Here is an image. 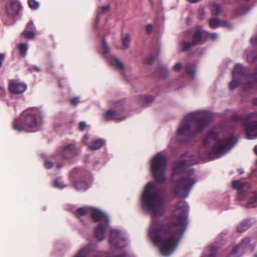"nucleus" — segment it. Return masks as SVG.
Returning <instances> with one entry per match:
<instances>
[{"mask_svg":"<svg viewBox=\"0 0 257 257\" xmlns=\"http://www.w3.org/2000/svg\"><path fill=\"white\" fill-rule=\"evenodd\" d=\"M245 118V117H244L242 115L237 113L233 114L231 116L232 120L235 121H242V123H243Z\"/></svg>","mask_w":257,"mask_h":257,"instance_id":"obj_40","label":"nucleus"},{"mask_svg":"<svg viewBox=\"0 0 257 257\" xmlns=\"http://www.w3.org/2000/svg\"><path fill=\"white\" fill-rule=\"evenodd\" d=\"M185 173H186L187 176L178 179L173 189L175 196L179 198L187 197L196 182V180L191 177L194 173L193 169L188 168Z\"/></svg>","mask_w":257,"mask_h":257,"instance_id":"obj_5","label":"nucleus"},{"mask_svg":"<svg viewBox=\"0 0 257 257\" xmlns=\"http://www.w3.org/2000/svg\"><path fill=\"white\" fill-rule=\"evenodd\" d=\"M215 253L214 252H211L210 253V254L208 255V257H215Z\"/></svg>","mask_w":257,"mask_h":257,"instance_id":"obj_62","label":"nucleus"},{"mask_svg":"<svg viewBox=\"0 0 257 257\" xmlns=\"http://www.w3.org/2000/svg\"><path fill=\"white\" fill-rule=\"evenodd\" d=\"M250 241V238L249 237H245L243 238L240 243L236 246H238V250L240 249L244 248L246 247L248 244L249 243Z\"/></svg>","mask_w":257,"mask_h":257,"instance_id":"obj_38","label":"nucleus"},{"mask_svg":"<svg viewBox=\"0 0 257 257\" xmlns=\"http://www.w3.org/2000/svg\"><path fill=\"white\" fill-rule=\"evenodd\" d=\"M221 11V7L217 4L213 3L211 5V12L213 15H219Z\"/></svg>","mask_w":257,"mask_h":257,"instance_id":"obj_33","label":"nucleus"},{"mask_svg":"<svg viewBox=\"0 0 257 257\" xmlns=\"http://www.w3.org/2000/svg\"><path fill=\"white\" fill-rule=\"evenodd\" d=\"M254 115V113H251L245 116L243 123V126L249 139L257 138V120L251 121V119Z\"/></svg>","mask_w":257,"mask_h":257,"instance_id":"obj_9","label":"nucleus"},{"mask_svg":"<svg viewBox=\"0 0 257 257\" xmlns=\"http://www.w3.org/2000/svg\"><path fill=\"white\" fill-rule=\"evenodd\" d=\"M242 79L232 78V80L229 84V88L231 90H233L239 86L241 83Z\"/></svg>","mask_w":257,"mask_h":257,"instance_id":"obj_32","label":"nucleus"},{"mask_svg":"<svg viewBox=\"0 0 257 257\" xmlns=\"http://www.w3.org/2000/svg\"><path fill=\"white\" fill-rule=\"evenodd\" d=\"M109 224L99 223L95 228L94 236L99 241H101L104 239L106 230Z\"/></svg>","mask_w":257,"mask_h":257,"instance_id":"obj_18","label":"nucleus"},{"mask_svg":"<svg viewBox=\"0 0 257 257\" xmlns=\"http://www.w3.org/2000/svg\"><path fill=\"white\" fill-rule=\"evenodd\" d=\"M185 70L190 79L193 80L195 75V64L192 63L187 64L185 67Z\"/></svg>","mask_w":257,"mask_h":257,"instance_id":"obj_22","label":"nucleus"},{"mask_svg":"<svg viewBox=\"0 0 257 257\" xmlns=\"http://www.w3.org/2000/svg\"><path fill=\"white\" fill-rule=\"evenodd\" d=\"M109 242L112 246L118 249L122 248L126 245L124 238L121 236L120 231L116 229L110 230Z\"/></svg>","mask_w":257,"mask_h":257,"instance_id":"obj_10","label":"nucleus"},{"mask_svg":"<svg viewBox=\"0 0 257 257\" xmlns=\"http://www.w3.org/2000/svg\"><path fill=\"white\" fill-rule=\"evenodd\" d=\"M185 155L181 157L180 159L178 160L176 165L172 169L173 173L174 174H179L185 173V170L187 166H190L194 164L196 162L194 161H189L183 159V158Z\"/></svg>","mask_w":257,"mask_h":257,"instance_id":"obj_11","label":"nucleus"},{"mask_svg":"<svg viewBox=\"0 0 257 257\" xmlns=\"http://www.w3.org/2000/svg\"><path fill=\"white\" fill-rule=\"evenodd\" d=\"M5 57V55L4 54L0 53V68L2 67L3 64V61Z\"/></svg>","mask_w":257,"mask_h":257,"instance_id":"obj_56","label":"nucleus"},{"mask_svg":"<svg viewBox=\"0 0 257 257\" xmlns=\"http://www.w3.org/2000/svg\"><path fill=\"white\" fill-rule=\"evenodd\" d=\"M238 252V246H234L227 257H237Z\"/></svg>","mask_w":257,"mask_h":257,"instance_id":"obj_46","label":"nucleus"},{"mask_svg":"<svg viewBox=\"0 0 257 257\" xmlns=\"http://www.w3.org/2000/svg\"><path fill=\"white\" fill-rule=\"evenodd\" d=\"M27 88V86L25 83L16 80H11L9 83V90L12 94H22Z\"/></svg>","mask_w":257,"mask_h":257,"instance_id":"obj_12","label":"nucleus"},{"mask_svg":"<svg viewBox=\"0 0 257 257\" xmlns=\"http://www.w3.org/2000/svg\"><path fill=\"white\" fill-rule=\"evenodd\" d=\"M28 5L31 9L34 10H36L40 7L39 3L35 0H29Z\"/></svg>","mask_w":257,"mask_h":257,"instance_id":"obj_41","label":"nucleus"},{"mask_svg":"<svg viewBox=\"0 0 257 257\" xmlns=\"http://www.w3.org/2000/svg\"><path fill=\"white\" fill-rule=\"evenodd\" d=\"M131 40V36L129 34H126L122 39V44L123 49H126L129 47Z\"/></svg>","mask_w":257,"mask_h":257,"instance_id":"obj_31","label":"nucleus"},{"mask_svg":"<svg viewBox=\"0 0 257 257\" xmlns=\"http://www.w3.org/2000/svg\"><path fill=\"white\" fill-rule=\"evenodd\" d=\"M12 127L14 130L18 132H22L24 130V127L22 125L19 124L16 122H14Z\"/></svg>","mask_w":257,"mask_h":257,"instance_id":"obj_47","label":"nucleus"},{"mask_svg":"<svg viewBox=\"0 0 257 257\" xmlns=\"http://www.w3.org/2000/svg\"><path fill=\"white\" fill-rule=\"evenodd\" d=\"M109 9H110V5L101 6L99 8L98 14H99V13L105 14L109 11Z\"/></svg>","mask_w":257,"mask_h":257,"instance_id":"obj_44","label":"nucleus"},{"mask_svg":"<svg viewBox=\"0 0 257 257\" xmlns=\"http://www.w3.org/2000/svg\"><path fill=\"white\" fill-rule=\"evenodd\" d=\"M35 32L33 31L25 30L23 33L24 37L27 39H32L34 37Z\"/></svg>","mask_w":257,"mask_h":257,"instance_id":"obj_42","label":"nucleus"},{"mask_svg":"<svg viewBox=\"0 0 257 257\" xmlns=\"http://www.w3.org/2000/svg\"><path fill=\"white\" fill-rule=\"evenodd\" d=\"M26 30L33 31L34 32L35 31V28L34 24L32 22H29L26 26L25 29Z\"/></svg>","mask_w":257,"mask_h":257,"instance_id":"obj_49","label":"nucleus"},{"mask_svg":"<svg viewBox=\"0 0 257 257\" xmlns=\"http://www.w3.org/2000/svg\"><path fill=\"white\" fill-rule=\"evenodd\" d=\"M248 11V8L246 6H241L234 11L235 14L237 16L245 14Z\"/></svg>","mask_w":257,"mask_h":257,"instance_id":"obj_35","label":"nucleus"},{"mask_svg":"<svg viewBox=\"0 0 257 257\" xmlns=\"http://www.w3.org/2000/svg\"><path fill=\"white\" fill-rule=\"evenodd\" d=\"M156 59H157L156 57L151 56V57L146 58L145 59L144 62L146 64L152 65L155 62V61L156 60Z\"/></svg>","mask_w":257,"mask_h":257,"instance_id":"obj_45","label":"nucleus"},{"mask_svg":"<svg viewBox=\"0 0 257 257\" xmlns=\"http://www.w3.org/2000/svg\"><path fill=\"white\" fill-rule=\"evenodd\" d=\"M6 8L8 15L12 17H15L19 14L22 7L19 2L12 1L10 4L6 5Z\"/></svg>","mask_w":257,"mask_h":257,"instance_id":"obj_14","label":"nucleus"},{"mask_svg":"<svg viewBox=\"0 0 257 257\" xmlns=\"http://www.w3.org/2000/svg\"><path fill=\"white\" fill-rule=\"evenodd\" d=\"M89 246H86L81 248L74 257H87L90 252Z\"/></svg>","mask_w":257,"mask_h":257,"instance_id":"obj_27","label":"nucleus"},{"mask_svg":"<svg viewBox=\"0 0 257 257\" xmlns=\"http://www.w3.org/2000/svg\"><path fill=\"white\" fill-rule=\"evenodd\" d=\"M127 254L125 252H123L121 255H115L114 257H126Z\"/></svg>","mask_w":257,"mask_h":257,"instance_id":"obj_60","label":"nucleus"},{"mask_svg":"<svg viewBox=\"0 0 257 257\" xmlns=\"http://www.w3.org/2000/svg\"><path fill=\"white\" fill-rule=\"evenodd\" d=\"M252 77L254 79V82H247L244 86V89H251L254 87V83H257V65L254 72L252 74Z\"/></svg>","mask_w":257,"mask_h":257,"instance_id":"obj_28","label":"nucleus"},{"mask_svg":"<svg viewBox=\"0 0 257 257\" xmlns=\"http://www.w3.org/2000/svg\"><path fill=\"white\" fill-rule=\"evenodd\" d=\"M220 23V20L217 18H211L209 21V26L213 29L217 27L219 25Z\"/></svg>","mask_w":257,"mask_h":257,"instance_id":"obj_36","label":"nucleus"},{"mask_svg":"<svg viewBox=\"0 0 257 257\" xmlns=\"http://www.w3.org/2000/svg\"><path fill=\"white\" fill-rule=\"evenodd\" d=\"M199 0H188V1L191 3H195L199 1Z\"/></svg>","mask_w":257,"mask_h":257,"instance_id":"obj_63","label":"nucleus"},{"mask_svg":"<svg viewBox=\"0 0 257 257\" xmlns=\"http://www.w3.org/2000/svg\"><path fill=\"white\" fill-rule=\"evenodd\" d=\"M39 116L41 119L43 115L42 112L39 111L37 109L33 110L31 112L29 110H27L23 112L21 115V120L23 123L25 124L26 126H28L31 128H34L38 125V120L37 118V115L38 113Z\"/></svg>","mask_w":257,"mask_h":257,"instance_id":"obj_8","label":"nucleus"},{"mask_svg":"<svg viewBox=\"0 0 257 257\" xmlns=\"http://www.w3.org/2000/svg\"><path fill=\"white\" fill-rule=\"evenodd\" d=\"M245 69L241 64H236L232 71V78L242 79L245 78Z\"/></svg>","mask_w":257,"mask_h":257,"instance_id":"obj_19","label":"nucleus"},{"mask_svg":"<svg viewBox=\"0 0 257 257\" xmlns=\"http://www.w3.org/2000/svg\"><path fill=\"white\" fill-rule=\"evenodd\" d=\"M153 29V27L152 24H150L147 25L146 26V33L148 34H150L152 32Z\"/></svg>","mask_w":257,"mask_h":257,"instance_id":"obj_52","label":"nucleus"},{"mask_svg":"<svg viewBox=\"0 0 257 257\" xmlns=\"http://www.w3.org/2000/svg\"><path fill=\"white\" fill-rule=\"evenodd\" d=\"M54 185L55 187H56V188H61V189H62L65 187V186L62 185V183L61 182H60L59 181H58V180L55 181V182L54 183Z\"/></svg>","mask_w":257,"mask_h":257,"instance_id":"obj_53","label":"nucleus"},{"mask_svg":"<svg viewBox=\"0 0 257 257\" xmlns=\"http://www.w3.org/2000/svg\"><path fill=\"white\" fill-rule=\"evenodd\" d=\"M105 144V141L103 140H96L88 145L90 150H97L101 148Z\"/></svg>","mask_w":257,"mask_h":257,"instance_id":"obj_24","label":"nucleus"},{"mask_svg":"<svg viewBox=\"0 0 257 257\" xmlns=\"http://www.w3.org/2000/svg\"><path fill=\"white\" fill-rule=\"evenodd\" d=\"M86 126L85 122L82 121H80L79 124V128L80 131H83Z\"/></svg>","mask_w":257,"mask_h":257,"instance_id":"obj_55","label":"nucleus"},{"mask_svg":"<svg viewBox=\"0 0 257 257\" xmlns=\"http://www.w3.org/2000/svg\"><path fill=\"white\" fill-rule=\"evenodd\" d=\"M250 226L248 220H244L241 222L237 227V230L239 232H242L247 230Z\"/></svg>","mask_w":257,"mask_h":257,"instance_id":"obj_30","label":"nucleus"},{"mask_svg":"<svg viewBox=\"0 0 257 257\" xmlns=\"http://www.w3.org/2000/svg\"><path fill=\"white\" fill-rule=\"evenodd\" d=\"M154 100V97L150 95L141 96L139 99V104L142 106H146L152 103Z\"/></svg>","mask_w":257,"mask_h":257,"instance_id":"obj_25","label":"nucleus"},{"mask_svg":"<svg viewBox=\"0 0 257 257\" xmlns=\"http://www.w3.org/2000/svg\"><path fill=\"white\" fill-rule=\"evenodd\" d=\"M91 217L93 221L95 222L99 221H103V224H109V218L107 215L98 210H95L91 213Z\"/></svg>","mask_w":257,"mask_h":257,"instance_id":"obj_16","label":"nucleus"},{"mask_svg":"<svg viewBox=\"0 0 257 257\" xmlns=\"http://www.w3.org/2000/svg\"><path fill=\"white\" fill-rule=\"evenodd\" d=\"M63 165V164L62 163H61V162L58 163L56 165V168H57V169H58V170L60 169V168H62Z\"/></svg>","mask_w":257,"mask_h":257,"instance_id":"obj_59","label":"nucleus"},{"mask_svg":"<svg viewBox=\"0 0 257 257\" xmlns=\"http://www.w3.org/2000/svg\"><path fill=\"white\" fill-rule=\"evenodd\" d=\"M232 187L234 189L237 190V198L239 200H247L248 206L257 201V192L250 191V185L248 183L234 180L232 182Z\"/></svg>","mask_w":257,"mask_h":257,"instance_id":"obj_7","label":"nucleus"},{"mask_svg":"<svg viewBox=\"0 0 257 257\" xmlns=\"http://www.w3.org/2000/svg\"><path fill=\"white\" fill-rule=\"evenodd\" d=\"M181 46L183 51H186L189 50L192 46H194L192 41L187 42L185 40H182L181 42Z\"/></svg>","mask_w":257,"mask_h":257,"instance_id":"obj_34","label":"nucleus"},{"mask_svg":"<svg viewBox=\"0 0 257 257\" xmlns=\"http://www.w3.org/2000/svg\"><path fill=\"white\" fill-rule=\"evenodd\" d=\"M79 102V99L78 97H74L70 99V103L74 106H76Z\"/></svg>","mask_w":257,"mask_h":257,"instance_id":"obj_51","label":"nucleus"},{"mask_svg":"<svg viewBox=\"0 0 257 257\" xmlns=\"http://www.w3.org/2000/svg\"><path fill=\"white\" fill-rule=\"evenodd\" d=\"M192 42L194 45H198L206 41L205 31L197 30L192 35Z\"/></svg>","mask_w":257,"mask_h":257,"instance_id":"obj_17","label":"nucleus"},{"mask_svg":"<svg viewBox=\"0 0 257 257\" xmlns=\"http://www.w3.org/2000/svg\"><path fill=\"white\" fill-rule=\"evenodd\" d=\"M103 117L106 120L114 119L123 120L125 118L124 117L120 116L117 111L112 109H109L106 111L103 114Z\"/></svg>","mask_w":257,"mask_h":257,"instance_id":"obj_20","label":"nucleus"},{"mask_svg":"<svg viewBox=\"0 0 257 257\" xmlns=\"http://www.w3.org/2000/svg\"><path fill=\"white\" fill-rule=\"evenodd\" d=\"M19 50L20 54L23 56L24 57L25 56L27 51L28 50L27 45L24 43L20 44L19 46Z\"/></svg>","mask_w":257,"mask_h":257,"instance_id":"obj_39","label":"nucleus"},{"mask_svg":"<svg viewBox=\"0 0 257 257\" xmlns=\"http://www.w3.org/2000/svg\"><path fill=\"white\" fill-rule=\"evenodd\" d=\"M166 157L162 153H158L151 162V170L155 181L159 184L164 183L166 179L165 173L167 169Z\"/></svg>","mask_w":257,"mask_h":257,"instance_id":"obj_6","label":"nucleus"},{"mask_svg":"<svg viewBox=\"0 0 257 257\" xmlns=\"http://www.w3.org/2000/svg\"><path fill=\"white\" fill-rule=\"evenodd\" d=\"M250 41L252 44L257 45V37L252 38Z\"/></svg>","mask_w":257,"mask_h":257,"instance_id":"obj_58","label":"nucleus"},{"mask_svg":"<svg viewBox=\"0 0 257 257\" xmlns=\"http://www.w3.org/2000/svg\"><path fill=\"white\" fill-rule=\"evenodd\" d=\"M72 183L75 188L78 191H84L89 187L86 179H82Z\"/></svg>","mask_w":257,"mask_h":257,"instance_id":"obj_21","label":"nucleus"},{"mask_svg":"<svg viewBox=\"0 0 257 257\" xmlns=\"http://www.w3.org/2000/svg\"><path fill=\"white\" fill-rule=\"evenodd\" d=\"M88 175V173L84 169L75 168L70 172L69 178L70 181L73 182L82 179H86Z\"/></svg>","mask_w":257,"mask_h":257,"instance_id":"obj_13","label":"nucleus"},{"mask_svg":"<svg viewBox=\"0 0 257 257\" xmlns=\"http://www.w3.org/2000/svg\"><path fill=\"white\" fill-rule=\"evenodd\" d=\"M87 213V209L85 207H80L78 208L75 214L76 216L79 218L80 216L86 215Z\"/></svg>","mask_w":257,"mask_h":257,"instance_id":"obj_37","label":"nucleus"},{"mask_svg":"<svg viewBox=\"0 0 257 257\" xmlns=\"http://www.w3.org/2000/svg\"><path fill=\"white\" fill-rule=\"evenodd\" d=\"M155 73L162 79L166 78L169 74L166 68L163 65L159 66Z\"/></svg>","mask_w":257,"mask_h":257,"instance_id":"obj_26","label":"nucleus"},{"mask_svg":"<svg viewBox=\"0 0 257 257\" xmlns=\"http://www.w3.org/2000/svg\"><path fill=\"white\" fill-rule=\"evenodd\" d=\"M254 152L255 154L257 156V145H256V146L254 147Z\"/></svg>","mask_w":257,"mask_h":257,"instance_id":"obj_64","label":"nucleus"},{"mask_svg":"<svg viewBox=\"0 0 257 257\" xmlns=\"http://www.w3.org/2000/svg\"><path fill=\"white\" fill-rule=\"evenodd\" d=\"M31 70H33L36 72L41 71V69L39 68L38 66H33L30 68Z\"/></svg>","mask_w":257,"mask_h":257,"instance_id":"obj_57","label":"nucleus"},{"mask_svg":"<svg viewBox=\"0 0 257 257\" xmlns=\"http://www.w3.org/2000/svg\"><path fill=\"white\" fill-rule=\"evenodd\" d=\"M102 45L103 47V53H108L109 51V48L107 45L106 40L104 38H103L102 39Z\"/></svg>","mask_w":257,"mask_h":257,"instance_id":"obj_43","label":"nucleus"},{"mask_svg":"<svg viewBox=\"0 0 257 257\" xmlns=\"http://www.w3.org/2000/svg\"><path fill=\"white\" fill-rule=\"evenodd\" d=\"M252 103L255 105H257V98H255L253 100Z\"/></svg>","mask_w":257,"mask_h":257,"instance_id":"obj_61","label":"nucleus"},{"mask_svg":"<svg viewBox=\"0 0 257 257\" xmlns=\"http://www.w3.org/2000/svg\"><path fill=\"white\" fill-rule=\"evenodd\" d=\"M246 60L249 63H253L257 60V51L248 52L246 55Z\"/></svg>","mask_w":257,"mask_h":257,"instance_id":"obj_29","label":"nucleus"},{"mask_svg":"<svg viewBox=\"0 0 257 257\" xmlns=\"http://www.w3.org/2000/svg\"><path fill=\"white\" fill-rule=\"evenodd\" d=\"M44 165H45V167L46 168H47L48 169H50L53 167L54 164H53V162H52L50 161L47 160V161H45V162L44 163Z\"/></svg>","mask_w":257,"mask_h":257,"instance_id":"obj_50","label":"nucleus"},{"mask_svg":"<svg viewBox=\"0 0 257 257\" xmlns=\"http://www.w3.org/2000/svg\"><path fill=\"white\" fill-rule=\"evenodd\" d=\"M205 37L207 38H211L212 40H215L217 38V34L215 33H210L205 31Z\"/></svg>","mask_w":257,"mask_h":257,"instance_id":"obj_48","label":"nucleus"},{"mask_svg":"<svg viewBox=\"0 0 257 257\" xmlns=\"http://www.w3.org/2000/svg\"><path fill=\"white\" fill-rule=\"evenodd\" d=\"M211 120L209 116L196 117L194 113L188 114L181 122L177 130L179 135L185 136L190 139L202 132Z\"/></svg>","mask_w":257,"mask_h":257,"instance_id":"obj_3","label":"nucleus"},{"mask_svg":"<svg viewBox=\"0 0 257 257\" xmlns=\"http://www.w3.org/2000/svg\"><path fill=\"white\" fill-rule=\"evenodd\" d=\"M63 159L69 160L74 157L77 154L75 145L71 144L66 146L60 153Z\"/></svg>","mask_w":257,"mask_h":257,"instance_id":"obj_15","label":"nucleus"},{"mask_svg":"<svg viewBox=\"0 0 257 257\" xmlns=\"http://www.w3.org/2000/svg\"><path fill=\"white\" fill-rule=\"evenodd\" d=\"M181 68H182L181 63H177L174 66V70L176 72H178L180 70Z\"/></svg>","mask_w":257,"mask_h":257,"instance_id":"obj_54","label":"nucleus"},{"mask_svg":"<svg viewBox=\"0 0 257 257\" xmlns=\"http://www.w3.org/2000/svg\"><path fill=\"white\" fill-rule=\"evenodd\" d=\"M108 61L111 65L114 66L120 70H123L124 68V66L122 62L114 56L109 57Z\"/></svg>","mask_w":257,"mask_h":257,"instance_id":"obj_23","label":"nucleus"},{"mask_svg":"<svg viewBox=\"0 0 257 257\" xmlns=\"http://www.w3.org/2000/svg\"><path fill=\"white\" fill-rule=\"evenodd\" d=\"M219 132L212 128L207 131L203 140V144L205 146H207L212 140L216 142L209 154V156L212 159L221 157L233 148L237 142L236 139L234 137L219 140Z\"/></svg>","mask_w":257,"mask_h":257,"instance_id":"obj_2","label":"nucleus"},{"mask_svg":"<svg viewBox=\"0 0 257 257\" xmlns=\"http://www.w3.org/2000/svg\"><path fill=\"white\" fill-rule=\"evenodd\" d=\"M188 206L184 200L176 205L171 222L153 221L149 236L155 245L159 246L163 255L172 254L177 248L186 227Z\"/></svg>","mask_w":257,"mask_h":257,"instance_id":"obj_1","label":"nucleus"},{"mask_svg":"<svg viewBox=\"0 0 257 257\" xmlns=\"http://www.w3.org/2000/svg\"><path fill=\"white\" fill-rule=\"evenodd\" d=\"M160 193V189L154 183L149 182L142 195V208L152 213L154 217L159 213L163 204V199Z\"/></svg>","mask_w":257,"mask_h":257,"instance_id":"obj_4","label":"nucleus"}]
</instances>
